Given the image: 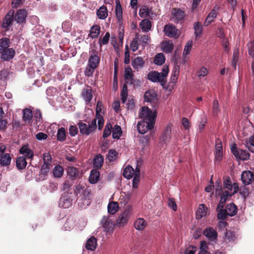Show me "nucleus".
Instances as JSON below:
<instances>
[{"instance_id": "obj_1", "label": "nucleus", "mask_w": 254, "mask_h": 254, "mask_svg": "<svg viewBox=\"0 0 254 254\" xmlns=\"http://www.w3.org/2000/svg\"><path fill=\"white\" fill-rule=\"evenodd\" d=\"M139 116L142 121L138 123L137 128L139 133L144 134L153 128L156 115L155 112L144 106L140 109Z\"/></svg>"}, {"instance_id": "obj_2", "label": "nucleus", "mask_w": 254, "mask_h": 254, "mask_svg": "<svg viewBox=\"0 0 254 254\" xmlns=\"http://www.w3.org/2000/svg\"><path fill=\"white\" fill-rule=\"evenodd\" d=\"M215 186L216 195L220 196V201L225 203L229 196H232L239 190L238 184L237 183L232 184L229 177L224 181V188H222L221 186L220 181L216 182Z\"/></svg>"}, {"instance_id": "obj_3", "label": "nucleus", "mask_w": 254, "mask_h": 254, "mask_svg": "<svg viewBox=\"0 0 254 254\" xmlns=\"http://www.w3.org/2000/svg\"><path fill=\"white\" fill-rule=\"evenodd\" d=\"M74 191L79 199L78 205L80 207H85L90 204L92 194L87 188L84 187H82L80 185H78L75 186Z\"/></svg>"}, {"instance_id": "obj_4", "label": "nucleus", "mask_w": 254, "mask_h": 254, "mask_svg": "<svg viewBox=\"0 0 254 254\" xmlns=\"http://www.w3.org/2000/svg\"><path fill=\"white\" fill-rule=\"evenodd\" d=\"M169 71L168 66L164 65L161 72L156 71H150L147 75L148 79L153 82H159L162 85H164L166 83Z\"/></svg>"}, {"instance_id": "obj_5", "label": "nucleus", "mask_w": 254, "mask_h": 254, "mask_svg": "<svg viewBox=\"0 0 254 254\" xmlns=\"http://www.w3.org/2000/svg\"><path fill=\"white\" fill-rule=\"evenodd\" d=\"M133 208L132 205L129 204L125 208L124 211L119 216L116 220L118 227H123L128 222L133 215Z\"/></svg>"}, {"instance_id": "obj_6", "label": "nucleus", "mask_w": 254, "mask_h": 254, "mask_svg": "<svg viewBox=\"0 0 254 254\" xmlns=\"http://www.w3.org/2000/svg\"><path fill=\"white\" fill-rule=\"evenodd\" d=\"M96 122V119H93L88 125L82 122L79 123L78 127L80 133L82 135H89L93 132L97 127Z\"/></svg>"}, {"instance_id": "obj_7", "label": "nucleus", "mask_w": 254, "mask_h": 254, "mask_svg": "<svg viewBox=\"0 0 254 254\" xmlns=\"http://www.w3.org/2000/svg\"><path fill=\"white\" fill-rule=\"evenodd\" d=\"M231 150L237 160H247L249 158L250 154L248 151L238 149L235 144L231 145Z\"/></svg>"}, {"instance_id": "obj_8", "label": "nucleus", "mask_w": 254, "mask_h": 254, "mask_svg": "<svg viewBox=\"0 0 254 254\" xmlns=\"http://www.w3.org/2000/svg\"><path fill=\"white\" fill-rule=\"evenodd\" d=\"M72 195L71 193L65 192L60 198L59 200V206L63 208H69L72 204Z\"/></svg>"}, {"instance_id": "obj_9", "label": "nucleus", "mask_w": 254, "mask_h": 254, "mask_svg": "<svg viewBox=\"0 0 254 254\" xmlns=\"http://www.w3.org/2000/svg\"><path fill=\"white\" fill-rule=\"evenodd\" d=\"M165 35L170 38H177L179 37L178 30L172 24L165 25L164 28Z\"/></svg>"}, {"instance_id": "obj_10", "label": "nucleus", "mask_w": 254, "mask_h": 254, "mask_svg": "<svg viewBox=\"0 0 254 254\" xmlns=\"http://www.w3.org/2000/svg\"><path fill=\"white\" fill-rule=\"evenodd\" d=\"M100 61V58L98 55L97 51L94 50H92L89 52V57L88 60L87 64L96 68L99 65Z\"/></svg>"}, {"instance_id": "obj_11", "label": "nucleus", "mask_w": 254, "mask_h": 254, "mask_svg": "<svg viewBox=\"0 0 254 254\" xmlns=\"http://www.w3.org/2000/svg\"><path fill=\"white\" fill-rule=\"evenodd\" d=\"M102 103L100 101H98L97 103L96 109V121L98 122V127L99 130H101L103 127L104 124V120L100 113L102 110Z\"/></svg>"}, {"instance_id": "obj_12", "label": "nucleus", "mask_w": 254, "mask_h": 254, "mask_svg": "<svg viewBox=\"0 0 254 254\" xmlns=\"http://www.w3.org/2000/svg\"><path fill=\"white\" fill-rule=\"evenodd\" d=\"M101 223L105 231L111 233L113 230L114 223L109 216H103L101 220Z\"/></svg>"}, {"instance_id": "obj_13", "label": "nucleus", "mask_w": 254, "mask_h": 254, "mask_svg": "<svg viewBox=\"0 0 254 254\" xmlns=\"http://www.w3.org/2000/svg\"><path fill=\"white\" fill-rule=\"evenodd\" d=\"M14 11L12 9L9 10L5 16L2 23V27L8 30L10 26L12 25L13 20V15Z\"/></svg>"}, {"instance_id": "obj_14", "label": "nucleus", "mask_w": 254, "mask_h": 254, "mask_svg": "<svg viewBox=\"0 0 254 254\" xmlns=\"http://www.w3.org/2000/svg\"><path fill=\"white\" fill-rule=\"evenodd\" d=\"M20 154L23 155L24 157L28 159L32 160L34 156V151L31 149L28 145H25L22 146L19 149Z\"/></svg>"}, {"instance_id": "obj_15", "label": "nucleus", "mask_w": 254, "mask_h": 254, "mask_svg": "<svg viewBox=\"0 0 254 254\" xmlns=\"http://www.w3.org/2000/svg\"><path fill=\"white\" fill-rule=\"evenodd\" d=\"M203 235L210 241H215L217 240V233L216 230L212 227L206 228L203 232Z\"/></svg>"}, {"instance_id": "obj_16", "label": "nucleus", "mask_w": 254, "mask_h": 254, "mask_svg": "<svg viewBox=\"0 0 254 254\" xmlns=\"http://www.w3.org/2000/svg\"><path fill=\"white\" fill-rule=\"evenodd\" d=\"M254 176L250 171H244L241 175V180L245 185H248L252 183Z\"/></svg>"}, {"instance_id": "obj_17", "label": "nucleus", "mask_w": 254, "mask_h": 254, "mask_svg": "<svg viewBox=\"0 0 254 254\" xmlns=\"http://www.w3.org/2000/svg\"><path fill=\"white\" fill-rule=\"evenodd\" d=\"M207 214V207L203 204H199L196 211V219L198 220L205 217Z\"/></svg>"}, {"instance_id": "obj_18", "label": "nucleus", "mask_w": 254, "mask_h": 254, "mask_svg": "<svg viewBox=\"0 0 254 254\" xmlns=\"http://www.w3.org/2000/svg\"><path fill=\"white\" fill-rule=\"evenodd\" d=\"M1 59L3 61H8L12 59L15 55V51L12 48H8L0 53Z\"/></svg>"}, {"instance_id": "obj_19", "label": "nucleus", "mask_w": 254, "mask_h": 254, "mask_svg": "<svg viewBox=\"0 0 254 254\" xmlns=\"http://www.w3.org/2000/svg\"><path fill=\"white\" fill-rule=\"evenodd\" d=\"M218 10V8L217 7H215L210 11L208 16L206 17L204 22V26H208L213 21L214 19L216 17Z\"/></svg>"}, {"instance_id": "obj_20", "label": "nucleus", "mask_w": 254, "mask_h": 254, "mask_svg": "<svg viewBox=\"0 0 254 254\" xmlns=\"http://www.w3.org/2000/svg\"><path fill=\"white\" fill-rule=\"evenodd\" d=\"M133 74L130 67L128 66L126 67L124 72V78L127 84H131L133 83Z\"/></svg>"}, {"instance_id": "obj_21", "label": "nucleus", "mask_w": 254, "mask_h": 254, "mask_svg": "<svg viewBox=\"0 0 254 254\" xmlns=\"http://www.w3.org/2000/svg\"><path fill=\"white\" fill-rule=\"evenodd\" d=\"M26 15V11L25 9H19L15 15L14 19L18 23H22L25 21Z\"/></svg>"}, {"instance_id": "obj_22", "label": "nucleus", "mask_w": 254, "mask_h": 254, "mask_svg": "<svg viewBox=\"0 0 254 254\" xmlns=\"http://www.w3.org/2000/svg\"><path fill=\"white\" fill-rule=\"evenodd\" d=\"M180 73V66L176 65L174 66L172 71L170 83L172 84V87L176 84L177 80L178 78Z\"/></svg>"}, {"instance_id": "obj_23", "label": "nucleus", "mask_w": 254, "mask_h": 254, "mask_svg": "<svg viewBox=\"0 0 254 254\" xmlns=\"http://www.w3.org/2000/svg\"><path fill=\"white\" fill-rule=\"evenodd\" d=\"M173 18L176 22H179L184 19L185 13L180 9H174L172 11Z\"/></svg>"}, {"instance_id": "obj_24", "label": "nucleus", "mask_w": 254, "mask_h": 254, "mask_svg": "<svg viewBox=\"0 0 254 254\" xmlns=\"http://www.w3.org/2000/svg\"><path fill=\"white\" fill-rule=\"evenodd\" d=\"M98 18L101 20L105 19L108 15V11L106 6H100L96 11Z\"/></svg>"}, {"instance_id": "obj_25", "label": "nucleus", "mask_w": 254, "mask_h": 254, "mask_svg": "<svg viewBox=\"0 0 254 254\" xmlns=\"http://www.w3.org/2000/svg\"><path fill=\"white\" fill-rule=\"evenodd\" d=\"M144 64V62L141 57H138L132 61L131 65L133 68L138 71L139 69L143 67Z\"/></svg>"}, {"instance_id": "obj_26", "label": "nucleus", "mask_w": 254, "mask_h": 254, "mask_svg": "<svg viewBox=\"0 0 254 254\" xmlns=\"http://www.w3.org/2000/svg\"><path fill=\"white\" fill-rule=\"evenodd\" d=\"M97 239L95 237H91L87 240L85 244V247L87 250L93 251L97 247Z\"/></svg>"}, {"instance_id": "obj_27", "label": "nucleus", "mask_w": 254, "mask_h": 254, "mask_svg": "<svg viewBox=\"0 0 254 254\" xmlns=\"http://www.w3.org/2000/svg\"><path fill=\"white\" fill-rule=\"evenodd\" d=\"M100 31V27L98 25H94L92 26L90 29L89 37L92 39L97 38L99 36Z\"/></svg>"}, {"instance_id": "obj_28", "label": "nucleus", "mask_w": 254, "mask_h": 254, "mask_svg": "<svg viewBox=\"0 0 254 254\" xmlns=\"http://www.w3.org/2000/svg\"><path fill=\"white\" fill-rule=\"evenodd\" d=\"M146 225L147 223L146 221L143 218H141L137 219L134 223L135 228L139 231L143 230L146 226Z\"/></svg>"}, {"instance_id": "obj_29", "label": "nucleus", "mask_w": 254, "mask_h": 254, "mask_svg": "<svg viewBox=\"0 0 254 254\" xmlns=\"http://www.w3.org/2000/svg\"><path fill=\"white\" fill-rule=\"evenodd\" d=\"M172 131V125L171 124H168L166 126L165 129L162 134V138L163 141H167L168 139L170 138V135Z\"/></svg>"}, {"instance_id": "obj_30", "label": "nucleus", "mask_w": 254, "mask_h": 254, "mask_svg": "<svg viewBox=\"0 0 254 254\" xmlns=\"http://www.w3.org/2000/svg\"><path fill=\"white\" fill-rule=\"evenodd\" d=\"M139 26L143 32H147L151 29V21L148 19H144L140 22Z\"/></svg>"}, {"instance_id": "obj_31", "label": "nucleus", "mask_w": 254, "mask_h": 254, "mask_svg": "<svg viewBox=\"0 0 254 254\" xmlns=\"http://www.w3.org/2000/svg\"><path fill=\"white\" fill-rule=\"evenodd\" d=\"M161 48L163 52L170 53L174 49V45L172 41H164L162 43Z\"/></svg>"}, {"instance_id": "obj_32", "label": "nucleus", "mask_w": 254, "mask_h": 254, "mask_svg": "<svg viewBox=\"0 0 254 254\" xmlns=\"http://www.w3.org/2000/svg\"><path fill=\"white\" fill-rule=\"evenodd\" d=\"M82 95L86 102H90L93 97L91 89L89 87L84 89L82 91Z\"/></svg>"}, {"instance_id": "obj_33", "label": "nucleus", "mask_w": 254, "mask_h": 254, "mask_svg": "<svg viewBox=\"0 0 254 254\" xmlns=\"http://www.w3.org/2000/svg\"><path fill=\"white\" fill-rule=\"evenodd\" d=\"M119 209V204L117 202L111 201L108 205V211L110 214H115Z\"/></svg>"}, {"instance_id": "obj_34", "label": "nucleus", "mask_w": 254, "mask_h": 254, "mask_svg": "<svg viewBox=\"0 0 254 254\" xmlns=\"http://www.w3.org/2000/svg\"><path fill=\"white\" fill-rule=\"evenodd\" d=\"M32 111L28 109H25L23 111V119L26 123L30 124L32 119Z\"/></svg>"}, {"instance_id": "obj_35", "label": "nucleus", "mask_w": 254, "mask_h": 254, "mask_svg": "<svg viewBox=\"0 0 254 254\" xmlns=\"http://www.w3.org/2000/svg\"><path fill=\"white\" fill-rule=\"evenodd\" d=\"M11 157L8 153H5L0 157V164L2 166H7L11 163Z\"/></svg>"}, {"instance_id": "obj_36", "label": "nucleus", "mask_w": 254, "mask_h": 254, "mask_svg": "<svg viewBox=\"0 0 254 254\" xmlns=\"http://www.w3.org/2000/svg\"><path fill=\"white\" fill-rule=\"evenodd\" d=\"M202 25L199 22H196L194 23L193 29L196 39L200 37L202 32Z\"/></svg>"}, {"instance_id": "obj_37", "label": "nucleus", "mask_w": 254, "mask_h": 254, "mask_svg": "<svg viewBox=\"0 0 254 254\" xmlns=\"http://www.w3.org/2000/svg\"><path fill=\"white\" fill-rule=\"evenodd\" d=\"M100 173L99 171L93 169L91 170L89 178V181L91 184H95L99 180Z\"/></svg>"}, {"instance_id": "obj_38", "label": "nucleus", "mask_w": 254, "mask_h": 254, "mask_svg": "<svg viewBox=\"0 0 254 254\" xmlns=\"http://www.w3.org/2000/svg\"><path fill=\"white\" fill-rule=\"evenodd\" d=\"M104 158L101 154L97 155L93 160L94 167L96 169L100 168L103 163Z\"/></svg>"}, {"instance_id": "obj_39", "label": "nucleus", "mask_w": 254, "mask_h": 254, "mask_svg": "<svg viewBox=\"0 0 254 254\" xmlns=\"http://www.w3.org/2000/svg\"><path fill=\"white\" fill-rule=\"evenodd\" d=\"M16 165L17 168L19 170L24 169L27 165L25 158L23 156L17 157L16 161Z\"/></svg>"}, {"instance_id": "obj_40", "label": "nucleus", "mask_w": 254, "mask_h": 254, "mask_svg": "<svg viewBox=\"0 0 254 254\" xmlns=\"http://www.w3.org/2000/svg\"><path fill=\"white\" fill-rule=\"evenodd\" d=\"M156 97V94L153 90L146 91L144 95V100L147 102H151L153 101Z\"/></svg>"}, {"instance_id": "obj_41", "label": "nucleus", "mask_w": 254, "mask_h": 254, "mask_svg": "<svg viewBox=\"0 0 254 254\" xmlns=\"http://www.w3.org/2000/svg\"><path fill=\"white\" fill-rule=\"evenodd\" d=\"M123 176L127 179H130L134 176L133 168L128 166L125 168L123 172Z\"/></svg>"}, {"instance_id": "obj_42", "label": "nucleus", "mask_w": 254, "mask_h": 254, "mask_svg": "<svg viewBox=\"0 0 254 254\" xmlns=\"http://www.w3.org/2000/svg\"><path fill=\"white\" fill-rule=\"evenodd\" d=\"M115 13L118 22H121L123 20V11L121 5L119 2H116Z\"/></svg>"}, {"instance_id": "obj_43", "label": "nucleus", "mask_w": 254, "mask_h": 254, "mask_svg": "<svg viewBox=\"0 0 254 254\" xmlns=\"http://www.w3.org/2000/svg\"><path fill=\"white\" fill-rule=\"evenodd\" d=\"M9 40L5 37L0 39V53L7 49L9 46Z\"/></svg>"}, {"instance_id": "obj_44", "label": "nucleus", "mask_w": 254, "mask_h": 254, "mask_svg": "<svg viewBox=\"0 0 254 254\" xmlns=\"http://www.w3.org/2000/svg\"><path fill=\"white\" fill-rule=\"evenodd\" d=\"M57 140L58 141L63 142L65 140L66 138V130L64 127L59 128L57 132Z\"/></svg>"}, {"instance_id": "obj_45", "label": "nucleus", "mask_w": 254, "mask_h": 254, "mask_svg": "<svg viewBox=\"0 0 254 254\" xmlns=\"http://www.w3.org/2000/svg\"><path fill=\"white\" fill-rule=\"evenodd\" d=\"M122 134L121 127L118 125H115L112 131V136L114 139H119Z\"/></svg>"}, {"instance_id": "obj_46", "label": "nucleus", "mask_w": 254, "mask_h": 254, "mask_svg": "<svg viewBox=\"0 0 254 254\" xmlns=\"http://www.w3.org/2000/svg\"><path fill=\"white\" fill-rule=\"evenodd\" d=\"M225 209L230 216H234L237 212V208L234 203L227 205Z\"/></svg>"}, {"instance_id": "obj_47", "label": "nucleus", "mask_w": 254, "mask_h": 254, "mask_svg": "<svg viewBox=\"0 0 254 254\" xmlns=\"http://www.w3.org/2000/svg\"><path fill=\"white\" fill-rule=\"evenodd\" d=\"M165 61V58L162 53L157 54L154 57V63L155 64L162 65Z\"/></svg>"}, {"instance_id": "obj_48", "label": "nucleus", "mask_w": 254, "mask_h": 254, "mask_svg": "<svg viewBox=\"0 0 254 254\" xmlns=\"http://www.w3.org/2000/svg\"><path fill=\"white\" fill-rule=\"evenodd\" d=\"M68 175L73 178H76L79 176V171L77 169L74 167H68L67 168Z\"/></svg>"}, {"instance_id": "obj_49", "label": "nucleus", "mask_w": 254, "mask_h": 254, "mask_svg": "<svg viewBox=\"0 0 254 254\" xmlns=\"http://www.w3.org/2000/svg\"><path fill=\"white\" fill-rule=\"evenodd\" d=\"M64 174V169L61 166H56L53 169V175L56 178H61Z\"/></svg>"}, {"instance_id": "obj_50", "label": "nucleus", "mask_w": 254, "mask_h": 254, "mask_svg": "<svg viewBox=\"0 0 254 254\" xmlns=\"http://www.w3.org/2000/svg\"><path fill=\"white\" fill-rule=\"evenodd\" d=\"M118 153L115 150L110 149L107 155V159L110 162H114L117 158Z\"/></svg>"}, {"instance_id": "obj_51", "label": "nucleus", "mask_w": 254, "mask_h": 254, "mask_svg": "<svg viewBox=\"0 0 254 254\" xmlns=\"http://www.w3.org/2000/svg\"><path fill=\"white\" fill-rule=\"evenodd\" d=\"M138 39V35L137 34L135 35V38H134L130 42V48L133 52L136 51L138 48V44L137 42Z\"/></svg>"}, {"instance_id": "obj_52", "label": "nucleus", "mask_w": 254, "mask_h": 254, "mask_svg": "<svg viewBox=\"0 0 254 254\" xmlns=\"http://www.w3.org/2000/svg\"><path fill=\"white\" fill-rule=\"evenodd\" d=\"M121 99L123 103H125L127 101V86L126 84H124L121 93Z\"/></svg>"}, {"instance_id": "obj_53", "label": "nucleus", "mask_w": 254, "mask_h": 254, "mask_svg": "<svg viewBox=\"0 0 254 254\" xmlns=\"http://www.w3.org/2000/svg\"><path fill=\"white\" fill-rule=\"evenodd\" d=\"M46 94L48 97L51 98L57 96L58 92L56 88L49 87L46 90Z\"/></svg>"}, {"instance_id": "obj_54", "label": "nucleus", "mask_w": 254, "mask_h": 254, "mask_svg": "<svg viewBox=\"0 0 254 254\" xmlns=\"http://www.w3.org/2000/svg\"><path fill=\"white\" fill-rule=\"evenodd\" d=\"M110 34L109 32L106 33L103 38H99V44L101 47L102 45H106L108 43L110 39Z\"/></svg>"}, {"instance_id": "obj_55", "label": "nucleus", "mask_w": 254, "mask_h": 254, "mask_svg": "<svg viewBox=\"0 0 254 254\" xmlns=\"http://www.w3.org/2000/svg\"><path fill=\"white\" fill-rule=\"evenodd\" d=\"M139 16L142 18L147 17L149 15V9L146 6H142L140 8Z\"/></svg>"}, {"instance_id": "obj_56", "label": "nucleus", "mask_w": 254, "mask_h": 254, "mask_svg": "<svg viewBox=\"0 0 254 254\" xmlns=\"http://www.w3.org/2000/svg\"><path fill=\"white\" fill-rule=\"evenodd\" d=\"M41 118H42V116H41V113L39 111L36 112V114L34 116V117H32V119L31 123H32L34 122V121H35V122H34L33 124H34V126L37 127L39 126L37 125L38 123L40 122L41 121Z\"/></svg>"}, {"instance_id": "obj_57", "label": "nucleus", "mask_w": 254, "mask_h": 254, "mask_svg": "<svg viewBox=\"0 0 254 254\" xmlns=\"http://www.w3.org/2000/svg\"><path fill=\"white\" fill-rule=\"evenodd\" d=\"M96 69L95 67H94L93 66H90L88 64H87V66L84 70V74L85 76L87 77H91L92 76L95 69Z\"/></svg>"}, {"instance_id": "obj_58", "label": "nucleus", "mask_w": 254, "mask_h": 254, "mask_svg": "<svg viewBox=\"0 0 254 254\" xmlns=\"http://www.w3.org/2000/svg\"><path fill=\"white\" fill-rule=\"evenodd\" d=\"M217 210L218 211L217 217L219 219L223 220L227 216H229L225 209H221Z\"/></svg>"}, {"instance_id": "obj_59", "label": "nucleus", "mask_w": 254, "mask_h": 254, "mask_svg": "<svg viewBox=\"0 0 254 254\" xmlns=\"http://www.w3.org/2000/svg\"><path fill=\"white\" fill-rule=\"evenodd\" d=\"M192 46V41L191 40L189 41L184 48L183 55L186 56L189 54L190 52Z\"/></svg>"}, {"instance_id": "obj_60", "label": "nucleus", "mask_w": 254, "mask_h": 254, "mask_svg": "<svg viewBox=\"0 0 254 254\" xmlns=\"http://www.w3.org/2000/svg\"><path fill=\"white\" fill-rule=\"evenodd\" d=\"M112 128V126L111 124H108L106 125L103 135L104 138L107 137L110 135L111 132Z\"/></svg>"}, {"instance_id": "obj_61", "label": "nucleus", "mask_w": 254, "mask_h": 254, "mask_svg": "<svg viewBox=\"0 0 254 254\" xmlns=\"http://www.w3.org/2000/svg\"><path fill=\"white\" fill-rule=\"evenodd\" d=\"M74 225V223L71 219H68L64 223V226L65 230L69 231L73 228Z\"/></svg>"}, {"instance_id": "obj_62", "label": "nucleus", "mask_w": 254, "mask_h": 254, "mask_svg": "<svg viewBox=\"0 0 254 254\" xmlns=\"http://www.w3.org/2000/svg\"><path fill=\"white\" fill-rule=\"evenodd\" d=\"M238 50L237 49L235 50L233 53V59L232 62V65L235 68H236L237 63L238 62Z\"/></svg>"}, {"instance_id": "obj_63", "label": "nucleus", "mask_w": 254, "mask_h": 254, "mask_svg": "<svg viewBox=\"0 0 254 254\" xmlns=\"http://www.w3.org/2000/svg\"><path fill=\"white\" fill-rule=\"evenodd\" d=\"M149 40V38L147 35H143L138 39L139 42L143 47H145L148 44Z\"/></svg>"}, {"instance_id": "obj_64", "label": "nucleus", "mask_w": 254, "mask_h": 254, "mask_svg": "<svg viewBox=\"0 0 254 254\" xmlns=\"http://www.w3.org/2000/svg\"><path fill=\"white\" fill-rule=\"evenodd\" d=\"M249 54L252 57H254V41L248 44Z\"/></svg>"}]
</instances>
